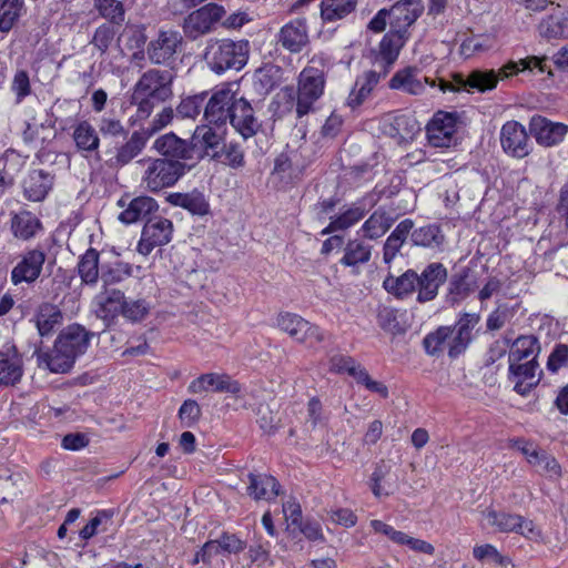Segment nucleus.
Wrapping results in <instances>:
<instances>
[{"label":"nucleus","mask_w":568,"mask_h":568,"mask_svg":"<svg viewBox=\"0 0 568 568\" xmlns=\"http://www.w3.org/2000/svg\"><path fill=\"white\" fill-rule=\"evenodd\" d=\"M174 74L169 70L149 69L141 74L132 91V104L140 119L150 116L153 109L173 97Z\"/></svg>","instance_id":"obj_1"},{"label":"nucleus","mask_w":568,"mask_h":568,"mask_svg":"<svg viewBox=\"0 0 568 568\" xmlns=\"http://www.w3.org/2000/svg\"><path fill=\"white\" fill-rule=\"evenodd\" d=\"M250 42L231 39H210L204 50L207 67L216 74L227 70H241L248 60Z\"/></svg>","instance_id":"obj_2"},{"label":"nucleus","mask_w":568,"mask_h":568,"mask_svg":"<svg viewBox=\"0 0 568 568\" xmlns=\"http://www.w3.org/2000/svg\"><path fill=\"white\" fill-rule=\"evenodd\" d=\"M326 75L323 67L315 65V60L306 65L297 78L296 115L303 118L315 111L316 102L323 97Z\"/></svg>","instance_id":"obj_3"},{"label":"nucleus","mask_w":568,"mask_h":568,"mask_svg":"<svg viewBox=\"0 0 568 568\" xmlns=\"http://www.w3.org/2000/svg\"><path fill=\"white\" fill-rule=\"evenodd\" d=\"M239 99V83L231 82L222 85L213 92L206 102L203 113L205 121L217 128L224 126L230 122Z\"/></svg>","instance_id":"obj_4"},{"label":"nucleus","mask_w":568,"mask_h":568,"mask_svg":"<svg viewBox=\"0 0 568 568\" xmlns=\"http://www.w3.org/2000/svg\"><path fill=\"white\" fill-rule=\"evenodd\" d=\"M276 326L286 333L293 341L301 344L314 346L325 341L324 331L303 318L301 315L291 312H281L276 317Z\"/></svg>","instance_id":"obj_5"},{"label":"nucleus","mask_w":568,"mask_h":568,"mask_svg":"<svg viewBox=\"0 0 568 568\" xmlns=\"http://www.w3.org/2000/svg\"><path fill=\"white\" fill-rule=\"evenodd\" d=\"M185 165L170 159H155L148 165L142 181L151 192H158L174 185L184 174Z\"/></svg>","instance_id":"obj_6"},{"label":"nucleus","mask_w":568,"mask_h":568,"mask_svg":"<svg viewBox=\"0 0 568 568\" xmlns=\"http://www.w3.org/2000/svg\"><path fill=\"white\" fill-rule=\"evenodd\" d=\"M45 252L42 248H30L24 251L18 263L10 272V281L14 286L22 283L32 284L41 275L45 263Z\"/></svg>","instance_id":"obj_7"},{"label":"nucleus","mask_w":568,"mask_h":568,"mask_svg":"<svg viewBox=\"0 0 568 568\" xmlns=\"http://www.w3.org/2000/svg\"><path fill=\"white\" fill-rule=\"evenodd\" d=\"M483 515L488 525L495 527L499 531H516L532 541L541 540L540 529L532 521H525L520 516L497 511L495 509H487Z\"/></svg>","instance_id":"obj_8"},{"label":"nucleus","mask_w":568,"mask_h":568,"mask_svg":"<svg viewBox=\"0 0 568 568\" xmlns=\"http://www.w3.org/2000/svg\"><path fill=\"white\" fill-rule=\"evenodd\" d=\"M225 10L223 7L209 3L203 6L202 8L191 12L183 22V31L184 34L191 39L195 40L199 37L209 33L212 30V27L222 19Z\"/></svg>","instance_id":"obj_9"},{"label":"nucleus","mask_w":568,"mask_h":568,"mask_svg":"<svg viewBox=\"0 0 568 568\" xmlns=\"http://www.w3.org/2000/svg\"><path fill=\"white\" fill-rule=\"evenodd\" d=\"M457 112L438 111L427 124V138L435 148H449L455 143Z\"/></svg>","instance_id":"obj_10"},{"label":"nucleus","mask_w":568,"mask_h":568,"mask_svg":"<svg viewBox=\"0 0 568 568\" xmlns=\"http://www.w3.org/2000/svg\"><path fill=\"white\" fill-rule=\"evenodd\" d=\"M389 30L410 37L409 28L424 12L422 0H398L389 9Z\"/></svg>","instance_id":"obj_11"},{"label":"nucleus","mask_w":568,"mask_h":568,"mask_svg":"<svg viewBox=\"0 0 568 568\" xmlns=\"http://www.w3.org/2000/svg\"><path fill=\"white\" fill-rule=\"evenodd\" d=\"M497 82L498 75L494 70H475L467 79L462 74H455L453 77V82L439 79L438 87L444 93L460 90H477L479 92H485L494 89L497 85Z\"/></svg>","instance_id":"obj_12"},{"label":"nucleus","mask_w":568,"mask_h":568,"mask_svg":"<svg viewBox=\"0 0 568 568\" xmlns=\"http://www.w3.org/2000/svg\"><path fill=\"white\" fill-rule=\"evenodd\" d=\"M173 223L164 217L149 219L143 226L138 252L149 255L155 247L163 246L172 240Z\"/></svg>","instance_id":"obj_13"},{"label":"nucleus","mask_w":568,"mask_h":568,"mask_svg":"<svg viewBox=\"0 0 568 568\" xmlns=\"http://www.w3.org/2000/svg\"><path fill=\"white\" fill-rule=\"evenodd\" d=\"M212 124L197 125L190 140L192 159L200 161L204 158L213 160V154L220 151L224 134L211 126Z\"/></svg>","instance_id":"obj_14"},{"label":"nucleus","mask_w":568,"mask_h":568,"mask_svg":"<svg viewBox=\"0 0 568 568\" xmlns=\"http://www.w3.org/2000/svg\"><path fill=\"white\" fill-rule=\"evenodd\" d=\"M500 144L505 153L517 159L527 156L531 151V144L525 126L515 120L503 124L500 129Z\"/></svg>","instance_id":"obj_15"},{"label":"nucleus","mask_w":568,"mask_h":568,"mask_svg":"<svg viewBox=\"0 0 568 568\" xmlns=\"http://www.w3.org/2000/svg\"><path fill=\"white\" fill-rule=\"evenodd\" d=\"M376 194H367L359 201L353 203L341 214L331 217L329 224L322 231V235L331 234L337 231H344L359 222L377 203Z\"/></svg>","instance_id":"obj_16"},{"label":"nucleus","mask_w":568,"mask_h":568,"mask_svg":"<svg viewBox=\"0 0 568 568\" xmlns=\"http://www.w3.org/2000/svg\"><path fill=\"white\" fill-rule=\"evenodd\" d=\"M183 41L180 32L174 30H162L158 37L151 40L146 47V54L153 64H166L174 59L178 49Z\"/></svg>","instance_id":"obj_17"},{"label":"nucleus","mask_w":568,"mask_h":568,"mask_svg":"<svg viewBox=\"0 0 568 568\" xmlns=\"http://www.w3.org/2000/svg\"><path fill=\"white\" fill-rule=\"evenodd\" d=\"M57 174L53 169H32L23 179V194L29 201H43L55 183Z\"/></svg>","instance_id":"obj_18"},{"label":"nucleus","mask_w":568,"mask_h":568,"mask_svg":"<svg viewBox=\"0 0 568 568\" xmlns=\"http://www.w3.org/2000/svg\"><path fill=\"white\" fill-rule=\"evenodd\" d=\"M94 333L87 331L80 324H71L63 328L57 337V344L63 349L72 359H77L83 355Z\"/></svg>","instance_id":"obj_19"},{"label":"nucleus","mask_w":568,"mask_h":568,"mask_svg":"<svg viewBox=\"0 0 568 568\" xmlns=\"http://www.w3.org/2000/svg\"><path fill=\"white\" fill-rule=\"evenodd\" d=\"M447 280V270L442 263L428 264L418 275L417 282V302L426 303L433 301L437 294L439 287Z\"/></svg>","instance_id":"obj_20"},{"label":"nucleus","mask_w":568,"mask_h":568,"mask_svg":"<svg viewBox=\"0 0 568 568\" xmlns=\"http://www.w3.org/2000/svg\"><path fill=\"white\" fill-rule=\"evenodd\" d=\"M191 394H201L204 392L239 394L241 385L227 374L206 373L193 379L187 386Z\"/></svg>","instance_id":"obj_21"},{"label":"nucleus","mask_w":568,"mask_h":568,"mask_svg":"<svg viewBox=\"0 0 568 568\" xmlns=\"http://www.w3.org/2000/svg\"><path fill=\"white\" fill-rule=\"evenodd\" d=\"M277 42L291 53H300L308 44V26L305 18L285 23L278 31Z\"/></svg>","instance_id":"obj_22"},{"label":"nucleus","mask_w":568,"mask_h":568,"mask_svg":"<svg viewBox=\"0 0 568 568\" xmlns=\"http://www.w3.org/2000/svg\"><path fill=\"white\" fill-rule=\"evenodd\" d=\"M529 131L538 144L552 146L564 140L568 132V125L552 122L541 115H534L529 122Z\"/></svg>","instance_id":"obj_23"},{"label":"nucleus","mask_w":568,"mask_h":568,"mask_svg":"<svg viewBox=\"0 0 568 568\" xmlns=\"http://www.w3.org/2000/svg\"><path fill=\"white\" fill-rule=\"evenodd\" d=\"M425 84L435 87V80L422 77L416 67H405L394 73L389 80L388 87L392 90H398L410 95H418L424 92Z\"/></svg>","instance_id":"obj_24"},{"label":"nucleus","mask_w":568,"mask_h":568,"mask_svg":"<svg viewBox=\"0 0 568 568\" xmlns=\"http://www.w3.org/2000/svg\"><path fill=\"white\" fill-rule=\"evenodd\" d=\"M539 36L546 40L568 39V8L557 4L537 26Z\"/></svg>","instance_id":"obj_25"},{"label":"nucleus","mask_w":568,"mask_h":568,"mask_svg":"<svg viewBox=\"0 0 568 568\" xmlns=\"http://www.w3.org/2000/svg\"><path fill=\"white\" fill-rule=\"evenodd\" d=\"M383 131L398 143H404L414 140L420 132V125L409 114L387 115L383 121Z\"/></svg>","instance_id":"obj_26"},{"label":"nucleus","mask_w":568,"mask_h":568,"mask_svg":"<svg viewBox=\"0 0 568 568\" xmlns=\"http://www.w3.org/2000/svg\"><path fill=\"white\" fill-rule=\"evenodd\" d=\"M480 316L475 313H464L456 323L454 333L450 335L449 352L450 357L460 355L473 339V331L479 323Z\"/></svg>","instance_id":"obj_27"},{"label":"nucleus","mask_w":568,"mask_h":568,"mask_svg":"<svg viewBox=\"0 0 568 568\" xmlns=\"http://www.w3.org/2000/svg\"><path fill=\"white\" fill-rule=\"evenodd\" d=\"M230 123L244 139L255 135L260 128L251 103L243 95L235 103Z\"/></svg>","instance_id":"obj_28"},{"label":"nucleus","mask_w":568,"mask_h":568,"mask_svg":"<svg viewBox=\"0 0 568 568\" xmlns=\"http://www.w3.org/2000/svg\"><path fill=\"white\" fill-rule=\"evenodd\" d=\"M398 466L392 459L381 460L372 475V490L375 496L393 494L398 476Z\"/></svg>","instance_id":"obj_29"},{"label":"nucleus","mask_w":568,"mask_h":568,"mask_svg":"<svg viewBox=\"0 0 568 568\" xmlns=\"http://www.w3.org/2000/svg\"><path fill=\"white\" fill-rule=\"evenodd\" d=\"M408 39V37L390 30L383 37L375 59V64L384 67L383 75H386L388 68L397 60L400 49Z\"/></svg>","instance_id":"obj_30"},{"label":"nucleus","mask_w":568,"mask_h":568,"mask_svg":"<svg viewBox=\"0 0 568 568\" xmlns=\"http://www.w3.org/2000/svg\"><path fill=\"white\" fill-rule=\"evenodd\" d=\"M537 369L536 358H530L524 363L509 364V372L515 382L514 389L518 394L526 395L538 384Z\"/></svg>","instance_id":"obj_31"},{"label":"nucleus","mask_w":568,"mask_h":568,"mask_svg":"<svg viewBox=\"0 0 568 568\" xmlns=\"http://www.w3.org/2000/svg\"><path fill=\"white\" fill-rule=\"evenodd\" d=\"M22 377V358L12 345L0 351V385H14Z\"/></svg>","instance_id":"obj_32"},{"label":"nucleus","mask_w":568,"mask_h":568,"mask_svg":"<svg viewBox=\"0 0 568 568\" xmlns=\"http://www.w3.org/2000/svg\"><path fill=\"white\" fill-rule=\"evenodd\" d=\"M154 149L164 155V159L193 160L190 141L180 139L173 133L158 138L154 142Z\"/></svg>","instance_id":"obj_33"},{"label":"nucleus","mask_w":568,"mask_h":568,"mask_svg":"<svg viewBox=\"0 0 568 568\" xmlns=\"http://www.w3.org/2000/svg\"><path fill=\"white\" fill-rule=\"evenodd\" d=\"M63 321V315L58 305L50 302H42L38 305L33 322L41 336L52 334L55 327L60 326Z\"/></svg>","instance_id":"obj_34"},{"label":"nucleus","mask_w":568,"mask_h":568,"mask_svg":"<svg viewBox=\"0 0 568 568\" xmlns=\"http://www.w3.org/2000/svg\"><path fill=\"white\" fill-rule=\"evenodd\" d=\"M159 210L158 202L151 196H138L132 199L123 210L119 220L124 224H132L140 220L151 219L150 215Z\"/></svg>","instance_id":"obj_35"},{"label":"nucleus","mask_w":568,"mask_h":568,"mask_svg":"<svg viewBox=\"0 0 568 568\" xmlns=\"http://www.w3.org/2000/svg\"><path fill=\"white\" fill-rule=\"evenodd\" d=\"M95 300L97 315L104 321H111L121 314L125 296L120 290L105 287Z\"/></svg>","instance_id":"obj_36"},{"label":"nucleus","mask_w":568,"mask_h":568,"mask_svg":"<svg viewBox=\"0 0 568 568\" xmlns=\"http://www.w3.org/2000/svg\"><path fill=\"white\" fill-rule=\"evenodd\" d=\"M36 355L38 366L49 369L51 373H67L74 364V359L59 347L57 341L50 352H37Z\"/></svg>","instance_id":"obj_37"},{"label":"nucleus","mask_w":568,"mask_h":568,"mask_svg":"<svg viewBox=\"0 0 568 568\" xmlns=\"http://www.w3.org/2000/svg\"><path fill=\"white\" fill-rule=\"evenodd\" d=\"M166 200L172 205L185 209L194 215L204 216L210 213L209 202L204 194L196 190L190 193H171Z\"/></svg>","instance_id":"obj_38"},{"label":"nucleus","mask_w":568,"mask_h":568,"mask_svg":"<svg viewBox=\"0 0 568 568\" xmlns=\"http://www.w3.org/2000/svg\"><path fill=\"white\" fill-rule=\"evenodd\" d=\"M381 79V73L376 70L367 71L358 77L347 98V105L355 109L364 103L371 95L374 88Z\"/></svg>","instance_id":"obj_39"},{"label":"nucleus","mask_w":568,"mask_h":568,"mask_svg":"<svg viewBox=\"0 0 568 568\" xmlns=\"http://www.w3.org/2000/svg\"><path fill=\"white\" fill-rule=\"evenodd\" d=\"M418 274L408 270L400 276L388 275L384 282L383 287L394 296L404 298L413 294L417 290Z\"/></svg>","instance_id":"obj_40"},{"label":"nucleus","mask_w":568,"mask_h":568,"mask_svg":"<svg viewBox=\"0 0 568 568\" xmlns=\"http://www.w3.org/2000/svg\"><path fill=\"white\" fill-rule=\"evenodd\" d=\"M149 134L144 131H134L129 140L116 150L115 165H126L136 158L145 148Z\"/></svg>","instance_id":"obj_41"},{"label":"nucleus","mask_w":568,"mask_h":568,"mask_svg":"<svg viewBox=\"0 0 568 568\" xmlns=\"http://www.w3.org/2000/svg\"><path fill=\"white\" fill-rule=\"evenodd\" d=\"M523 443H516L515 445H521ZM523 454L527 457V460L536 468L537 471L547 474L549 476H559L560 465L558 462L545 452L537 450L536 448L530 449L527 444L518 446Z\"/></svg>","instance_id":"obj_42"},{"label":"nucleus","mask_w":568,"mask_h":568,"mask_svg":"<svg viewBox=\"0 0 568 568\" xmlns=\"http://www.w3.org/2000/svg\"><path fill=\"white\" fill-rule=\"evenodd\" d=\"M373 246L362 240H349L344 246L343 257L339 263L347 267H357L366 264L372 256Z\"/></svg>","instance_id":"obj_43"},{"label":"nucleus","mask_w":568,"mask_h":568,"mask_svg":"<svg viewBox=\"0 0 568 568\" xmlns=\"http://www.w3.org/2000/svg\"><path fill=\"white\" fill-rule=\"evenodd\" d=\"M547 57H527L525 59H520L518 62H508L503 68H500L497 72L498 80L509 78L514 74H517L519 71L524 70H534L537 69L539 72H547L548 74H552L550 70H548L547 65Z\"/></svg>","instance_id":"obj_44"},{"label":"nucleus","mask_w":568,"mask_h":568,"mask_svg":"<svg viewBox=\"0 0 568 568\" xmlns=\"http://www.w3.org/2000/svg\"><path fill=\"white\" fill-rule=\"evenodd\" d=\"M281 486L275 477L267 474H248L247 491L253 497H272L281 494Z\"/></svg>","instance_id":"obj_45"},{"label":"nucleus","mask_w":568,"mask_h":568,"mask_svg":"<svg viewBox=\"0 0 568 568\" xmlns=\"http://www.w3.org/2000/svg\"><path fill=\"white\" fill-rule=\"evenodd\" d=\"M40 229V220L28 211L14 214L11 220V230L14 236L24 241L34 237Z\"/></svg>","instance_id":"obj_46"},{"label":"nucleus","mask_w":568,"mask_h":568,"mask_svg":"<svg viewBox=\"0 0 568 568\" xmlns=\"http://www.w3.org/2000/svg\"><path fill=\"white\" fill-rule=\"evenodd\" d=\"M539 343L534 335H521L516 338L509 352V364L521 363L535 358L539 352Z\"/></svg>","instance_id":"obj_47"},{"label":"nucleus","mask_w":568,"mask_h":568,"mask_svg":"<svg viewBox=\"0 0 568 568\" xmlns=\"http://www.w3.org/2000/svg\"><path fill=\"white\" fill-rule=\"evenodd\" d=\"M357 0H322L321 17L325 22H335L352 13Z\"/></svg>","instance_id":"obj_48"},{"label":"nucleus","mask_w":568,"mask_h":568,"mask_svg":"<svg viewBox=\"0 0 568 568\" xmlns=\"http://www.w3.org/2000/svg\"><path fill=\"white\" fill-rule=\"evenodd\" d=\"M74 143L80 151L93 152L99 149L100 139L95 129L88 122L81 121L73 131Z\"/></svg>","instance_id":"obj_49"},{"label":"nucleus","mask_w":568,"mask_h":568,"mask_svg":"<svg viewBox=\"0 0 568 568\" xmlns=\"http://www.w3.org/2000/svg\"><path fill=\"white\" fill-rule=\"evenodd\" d=\"M213 160L232 169H240L245 165L244 150L237 142H223L220 151L213 154Z\"/></svg>","instance_id":"obj_50"},{"label":"nucleus","mask_w":568,"mask_h":568,"mask_svg":"<svg viewBox=\"0 0 568 568\" xmlns=\"http://www.w3.org/2000/svg\"><path fill=\"white\" fill-rule=\"evenodd\" d=\"M78 272L84 284H95L99 278V253L88 250L78 263Z\"/></svg>","instance_id":"obj_51"},{"label":"nucleus","mask_w":568,"mask_h":568,"mask_svg":"<svg viewBox=\"0 0 568 568\" xmlns=\"http://www.w3.org/2000/svg\"><path fill=\"white\" fill-rule=\"evenodd\" d=\"M392 222L383 211H375L362 225L364 237L377 240L390 227Z\"/></svg>","instance_id":"obj_52"},{"label":"nucleus","mask_w":568,"mask_h":568,"mask_svg":"<svg viewBox=\"0 0 568 568\" xmlns=\"http://www.w3.org/2000/svg\"><path fill=\"white\" fill-rule=\"evenodd\" d=\"M283 73L280 65L266 63L255 71L254 78L261 88L268 92L282 83Z\"/></svg>","instance_id":"obj_53"},{"label":"nucleus","mask_w":568,"mask_h":568,"mask_svg":"<svg viewBox=\"0 0 568 568\" xmlns=\"http://www.w3.org/2000/svg\"><path fill=\"white\" fill-rule=\"evenodd\" d=\"M410 237L415 245L428 247H439L445 239L437 225H426L414 230Z\"/></svg>","instance_id":"obj_54"},{"label":"nucleus","mask_w":568,"mask_h":568,"mask_svg":"<svg viewBox=\"0 0 568 568\" xmlns=\"http://www.w3.org/2000/svg\"><path fill=\"white\" fill-rule=\"evenodd\" d=\"M23 10V0H1L0 31L9 32Z\"/></svg>","instance_id":"obj_55"},{"label":"nucleus","mask_w":568,"mask_h":568,"mask_svg":"<svg viewBox=\"0 0 568 568\" xmlns=\"http://www.w3.org/2000/svg\"><path fill=\"white\" fill-rule=\"evenodd\" d=\"M453 333L452 327L442 326L434 333L428 334L423 342L425 351L430 355H435L446 347L449 349L450 335Z\"/></svg>","instance_id":"obj_56"},{"label":"nucleus","mask_w":568,"mask_h":568,"mask_svg":"<svg viewBox=\"0 0 568 568\" xmlns=\"http://www.w3.org/2000/svg\"><path fill=\"white\" fill-rule=\"evenodd\" d=\"M94 6L101 17L111 23L121 26L124 22L125 11L123 4L118 0H94Z\"/></svg>","instance_id":"obj_57"},{"label":"nucleus","mask_w":568,"mask_h":568,"mask_svg":"<svg viewBox=\"0 0 568 568\" xmlns=\"http://www.w3.org/2000/svg\"><path fill=\"white\" fill-rule=\"evenodd\" d=\"M204 100V94L183 98L175 109L176 116L180 119L194 120L201 113Z\"/></svg>","instance_id":"obj_58"},{"label":"nucleus","mask_w":568,"mask_h":568,"mask_svg":"<svg viewBox=\"0 0 568 568\" xmlns=\"http://www.w3.org/2000/svg\"><path fill=\"white\" fill-rule=\"evenodd\" d=\"M150 305L145 300H132L125 298L121 315L130 322L136 323L143 321L149 314Z\"/></svg>","instance_id":"obj_59"},{"label":"nucleus","mask_w":568,"mask_h":568,"mask_svg":"<svg viewBox=\"0 0 568 568\" xmlns=\"http://www.w3.org/2000/svg\"><path fill=\"white\" fill-rule=\"evenodd\" d=\"M470 292L471 288L469 283L467 282L466 276H454L449 282L447 302L450 305H456L460 303L463 300H465Z\"/></svg>","instance_id":"obj_60"},{"label":"nucleus","mask_w":568,"mask_h":568,"mask_svg":"<svg viewBox=\"0 0 568 568\" xmlns=\"http://www.w3.org/2000/svg\"><path fill=\"white\" fill-rule=\"evenodd\" d=\"M493 45V40L489 37L473 36L465 39L460 44V53L465 58H469L475 53L485 52Z\"/></svg>","instance_id":"obj_61"},{"label":"nucleus","mask_w":568,"mask_h":568,"mask_svg":"<svg viewBox=\"0 0 568 568\" xmlns=\"http://www.w3.org/2000/svg\"><path fill=\"white\" fill-rule=\"evenodd\" d=\"M131 273L132 266L130 264L116 263L114 266L110 267L101 275L104 288L108 287L109 285L121 283L122 281L131 276Z\"/></svg>","instance_id":"obj_62"},{"label":"nucleus","mask_w":568,"mask_h":568,"mask_svg":"<svg viewBox=\"0 0 568 568\" xmlns=\"http://www.w3.org/2000/svg\"><path fill=\"white\" fill-rule=\"evenodd\" d=\"M568 366V345L556 344L548 356L547 368L552 373Z\"/></svg>","instance_id":"obj_63"},{"label":"nucleus","mask_w":568,"mask_h":568,"mask_svg":"<svg viewBox=\"0 0 568 568\" xmlns=\"http://www.w3.org/2000/svg\"><path fill=\"white\" fill-rule=\"evenodd\" d=\"M115 30L109 24L100 26L92 38L91 43L101 52L105 53L113 41Z\"/></svg>","instance_id":"obj_64"}]
</instances>
